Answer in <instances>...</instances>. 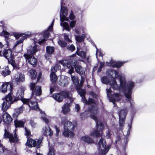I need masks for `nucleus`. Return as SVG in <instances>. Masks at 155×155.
<instances>
[{
	"mask_svg": "<svg viewBox=\"0 0 155 155\" xmlns=\"http://www.w3.org/2000/svg\"><path fill=\"white\" fill-rule=\"evenodd\" d=\"M121 97V96L119 93H116L114 94L110 97V101H112L114 104H115V102L116 101H119Z\"/></svg>",
	"mask_w": 155,
	"mask_h": 155,
	"instance_id": "obj_21",
	"label": "nucleus"
},
{
	"mask_svg": "<svg viewBox=\"0 0 155 155\" xmlns=\"http://www.w3.org/2000/svg\"><path fill=\"white\" fill-rule=\"evenodd\" d=\"M54 20H53L51 25L49 26V27L46 31L44 32L43 37L44 38L38 41L39 44H42L45 41V38H47L49 37V33L48 31L51 30L52 29V26L54 24Z\"/></svg>",
	"mask_w": 155,
	"mask_h": 155,
	"instance_id": "obj_16",
	"label": "nucleus"
},
{
	"mask_svg": "<svg viewBox=\"0 0 155 155\" xmlns=\"http://www.w3.org/2000/svg\"><path fill=\"white\" fill-rule=\"evenodd\" d=\"M9 87L10 90L11 91L12 89V87L11 85L9 84L8 83L5 82L3 84L0 88V91L3 93H6L8 87Z\"/></svg>",
	"mask_w": 155,
	"mask_h": 155,
	"instance_id": "obj_19",
	"label": "nucleus"
},
{
	"mask_svg": "<svg viewBox=\"0 0 155 155\" xmlns=\"http://www.w3.org/2000/svg\"><path fill=\"white\" fill-rule=\"evenodd\" d=\"M89 112L91 114V118L96 121L97 129L96 130H93L90 133V136L93 137H97L100 136H101L102 133L100 132L104 128V124L100 121L97 120V118L95 116L92 114V113L95 114L97 113V110L93 108L91 110H89Z\"/></svg>",
	"mask_w": 155,
	"mask_h": 155,
	"instance_id": "obj_3",
	"label": "nucleus"
},
{
	"mask_svg": "<svg viewBox=\"0 0 155 155\" xmlns=\"http://www.w3.org/2000/svg\"><path fill=\"white\" fill-rule=\"evenodd\" d=\"M35 83H31L30 86L31 90L32 91V96L34 95L36 96H40L41 94V88L40 86H36L35 87Z\"/></svg>",
	"mask_w": 155,
	"mask_h": 155,
	"instance_id": "obj_14",
	"label": "nucleus"
},
{
	"mask_svg": "<svg viewBox=\"0 0 155 155\" xmlns=\"http://www.w3.org/2000/svg\"><path fill=\"white\" fill-rule=\"evenodd\" d=\"M2 117L3 121L5 124H8L12 121V117L7 113H4Z\"/></svg>",
	"mask_w": 155,
	"mask_h": 155,
	"instance_id": "obj_18",
	"label": "nucleus"
},
{
	"mask_svg": "<svg viewBox=\"0 0 155 155\" xmlns=\"http://www.w3.org/2000/svg\"><path fill=\"white\" fill-rule=\"evenodd\" d=\"M110 74L112 78H117L119 79L120 84L117 85V82L114 79L109 81L106 77H103L101 78L102 83L107 84H109L111 87L114 90H118L120 93H124L125 97L130 103L132 107L134 104V101L131 96L132 91L134 88V84L131 81H128L127 83L125 75L123 74L118 73L117 71L114 70L109 71Z\"/></svg>",
	"mask_w": 155,
	"mask_h": 155,
	"instance_id": "obj_1",
	"label": "nucleus"
},
{
	"mask_svg": "<svg viewBox=\"0 0 155 155\" xmlns=\"http://www.w3.org/2000/svg\"><path fill=\"white\" fill-rule=\"evenodd\" d=\"M38 50L37 46L34 45V46L29 48L27 50L28 54H34Z\"/></svg>",
	"mask_w": 155,
	"mask_h": 155,
	"instance_id": "obj_25",
	"label": "nucleus"
},
{
	"mask_svg": "<svg viewBox=\"0 0 155 155\" xmlns=\"http://www.w3.org/2000/svg\"><path fill=\"white\" fill-rule=\"evenodd\" d=\"M59 62L66 69H68V73L71 74L74 72V66L76 64L77 62H74V64H72L71 60H63L60 61Z\"/></svg>",
	"mask_w": 155,
	"mask_h": 155,
	"instance_id": "obj_10",
	"label": "nucleus"
},
{
	"mask_svg": "<svg viewBox=\"0 0 155 155\" xmlns=\"http://www.w3.org/2000/svg\"><path fill=\"white\" fill-rule=\"evenodd\" d=\"M3 56L8 60L9 64H10L13 66L14 69H18L19 66L18 64L15 63V61L12 59L13 55L12 54V51L10 49H5L2 52Z\"/></svg>",
	"mask_w": 155,
	"mask_h": 155,
	"instance_id": "obj_7",
	"label": "nucleus"
},
{
	"mask_svg": "<svg viewBox=\"0 0 155 155\" xmlns=\"http://www.w3.org/2000/svg\"><path fill=\"white\" fill-rule=\"evenodd\" d=\"M47 54L45 55V58L46 59H48L49 58L48 55H50L53 54L54 51V48L53 47L47 46L46 48Z\"/></svg>",
	"mask_w": 155,
	"mask_h": 155,
	"instance_id": "obj_24",
	"label": "nucleus"
},
{
	"mask_svg": "<svg viewBox=\"0 0 155 155\" xmlns=\"http://www.w3.org/2000/svg\"><path fill=\"white\" fill-rule=\"evenodd\" d=\"M94 46L95 47L96 49V55L97 58L98 56H102L101 51L97 48V47H96V46L95 45H94Z\"/></svg>",
	"mask_w": 155,
	"mask_h": 155,
	"instance_id": "obj_41",
	"label": "nucleus"
},
{
	"mask_svg": "<svg viewBox=\"0 0 155 155\" xmlns=\"http://www.w3.org/2000/svg\"><path fill=\"white\" fill-rule=\"evenodd\" d=\"M75 109L77 112H78L80 109V106L78 104H76L75 107Z\"/></svg>",
	"mask_w": 155,
	"mask_h": 155,
	"instance_id": "obj_50",
	"label": "nucleus"
},
{
	"mask_svg": "<svg viewBox=\"0 0 155 155\" xmlns=\"http://www.w3.org/2000/svg\"><path fill=\"white\" fill-rule=\"evenodd\" d=\"M81 140L88 143H93L94 141L92 138L88 135H85L81 137Z\"/></svg>",
	"mask_w": 155,
	"mask_h": 155,
	"instance_id": "obj_23",
	"label": "nucleus"
},
{
	"mask_svg": "<svg viewBox=\"0 0 155 155\" xmlns=\"http://www.w3.org/2000/svg\"><path fill=\"white\" fill-rule=\"evenodd\" d=\"M25 135L27 136V138L28 136L30 134L31 132L30 130L26 127L25 128Z\"/></svg>",
	"mask_w": 155,
	"mask_h": 155,
	"instance_id": "obj_44",
	"label": "nucleus"
},
{
	"mask_svg": "<svg viewBox=\"0 0 155 155\" xmlns=\"http://www.w3.org/2000/svg\"><path fill=\"white\" fill-rule=\"evenodd\" d=\"M30 124L32 127H35L36 126V124L33 120H31L30 121Z\"/></svg>",
	"mask_w": 155,
	"mask_h": 155,
	"instance_id": "obj_48",
	"label": "nucleus"
},
{
	"mask_svg": "<svg viewBox=\"0 0 155 155\" xmlns=\"http://www.w3.org/2000/svg\"><path fill=\"white\" fill-rule=\"evenodd\" d=\"M104 65V63L100 62V67L101 68H102L103 67Z\"/></svg>",
	"mask_w": 155,
	"mask_h": 155,
	"instance_id": "obj_59",
	"label": "nucleus"
},
{
	"mask_svg": "<svg viewBox=\"0 0 155 155\" xmlns=\"http://www.w3.org/2000/svg\"><path fill=\"white\" fill-rule=\"evenodd\" d=\"M75 70L77 72L80 74L83 73L84 72V71L83 70L82 67L79 65H78L75 67Z\"/></svg>",
	"mask_w": 155,
	"mask_h": 155,
	"instance_id": "obj_33",
	"label": "nucleus"
},
{
	"mask_svg": "<svg viewBox=\"0 0 155 155\" xmlns=\"http://www.w3.org/2000/svg\"><path fill=\"white\" fill-rule=\"evenodd\" d=\"M99 155H104L108 151L110 146L107 145L106 146V143L105 140L101 137L97 145Z\"/></svg>",
	"mask_w": 155,
	"mask_h": 155,
	"instance_id": "obj_8",
	"label": "nucleus"
},
{
	"mask_svg": "<svg viewBox=\"0 0 155 155\" xmlns=\"http://www.w3.org/2000/svg\"><path fill=\"white\" fill-rule=\"evenodd\" d=\"M75 38L76 40L78 42H81L82 41H83L84 39L83 35H76Z\"/></svg>",
	"mask_w": 155,
	"mask_h": 155,
	"instance_id": "obj_37",
	"label": "nucleus"
},
{
	"mask_svg": "<svg viewBox=\"0 0 155 155\" xmlns=\"http://www.w3.org/2000/svg\"><path fill=\"white\" fill-rule=\"evenodd\" d=\"M58 102L61 101L63 99V97L61 93L60 94H54L52 96Z\"/></svg>",
	"mask_w": 155,
	"mask_h": 155,
	"instance_id": "obj_26",
	"label": "nucleus"
},
{
	"mask_svg": "<svg viewBox=\"0 0 155 155\" xmlns=\"http://www.w3.org/2000/svg\"><path fill=\"white\" fill-rule=\"evenodd\" d=\"M61 68V66L59 64H57L54 67H52L51 69V71L53 72H56L58 70H59Z\"/></svg>",
	"mask_w": 155,
	"mask_h": 155,
	"instance_id": "obj_36",
	"label": "nucleus"
},
{
	"mask_svg": "<svg viewBox=\"0 0 155 155\" xmlns=\"http://www.w3.org/2000/svg\"><path fill=\"white\" fill-rule=\"evenodd\" d=\"M84 82V80L82 78V79L81 81H80V84H79V87H78L79 88H81L83 85V83Z\"/></svg>",
	"mask_w": 155,
	"mask_h": 155,
	"instance_id": "obj_51",
	"label": "nucleus"
},
{
	"mask_svg": "<svg viewBox=\"0 0 155 155\" xmlns=\"http://www.w3.org/2000/svg\"><path fill=\"white\" fill-rule=\"evenodd\" d=\"M28 140L26 144L29 147H36L37 148H39L41 146V143L42 140V137L39 138L37 141L33 140L32 138L27 137Z\"/></svg>",
	"mask_w": 155,
	"mask_h": 155,
	"instance_id": "obj_12",
	"label": "nucleus"
},
{
	"mask_svg": "<svg viewBox=\"0 0 155 155\" xmlns=\"http://www.w3.org/2000/svg\"><path fill=\"white\" fill-rule=\"evenodd\" d=\"M50 78L52 83H55L57 80V77L54 72L51 71Z\"/></svg>",
	"mask_w": 155,
	"mask_h": 155,
	"instance_id": "obj_31",
	"label": "nucleus"
},
{
	"mask_svg": "<svg viewBox=\"0 0 155 155\" xmlns=\"http://www.w3.org/2000/svg\"><path fill=\"white\" fill-rule=\"evenodd\" d=\"M75 16L72 11H71V14L69 15V18L71 20H73Z\"/></svg>",
	"mask_w": 155,
	"mask_h": 155,
	"instance_id": "obj_46",
	"label": "nucleus"
},
{
	"mask_svg": "<svg viewBox=\"0 0 155 155\" xmlns=\"http://www.w3.org/2000/svg\"><path fill=\"white\" fill-rule=\"evenodd\" d=\"M86 113V111H85L84 113H82L81 114V119H84V118L83 117V116H84V115H85V114Z\"/></svg>",
	"mask_w": 155,
	"mask_h": 155,
	"instance_id": "obj_56",
	"label": "nucleus"
},
{
	"mask_svg": "<svg viewBox=\"0 0 155 155\" xmlns=\"http://www.w3.org/2000/svg\"><path fill=\"white\" fill-rule=\"evenodd\" d=\"M64 0H61V11L60 14L61 25L67 31H69L70 29L68 23L66 22H63L65 20H68V18L67 17V16L68 10L67 7L62 6Z\"/></svg>",
	"mask_w": 155,
	"mask_h": 155,
	"instance_id": "obj_6",
	"label": "nucleus"
},
{
	"mask_svg": "<svg viewBox=\"0 0 155 155\" xmlns=\"http://www.w3.org/2000/svg\"><path fill=\"white\" fill-rule=\"evenodd\" d=\"M31 33L30 31H26L24 33H15L14 34V35L16 39H18L19 38L20 40L16 41L13 47V48H15L19 44L22 43L24 40L26 38V37L31 35Z\"/></svg>",
	"mask_w": 155,
	"mask_h": 155,
	"instance_id": "obj_9",
	"label": "nucleus"
},
{
	"mask_svg": "<svg viewBox=\"0 0 155 155\" xmlns=\"http://www.w3.org/2000/svg\"><path fill=\"white\" fill-rule=\"evenodd\" d=\"M64 39L68 42L69 44L72 42V41L71 39V38H69V36L67 35L64 34Z\"/></svg>",
	"mask_w": 155,
	"mask_h": 155,
	"instance_id": "obj_39",
	"label": "nucleus"
},
{
	"mask_svg": "<svg viewBox=\"0 0 155 155\" xmlns=\"http://www.w3.org/2000/svg\"><path fill=\"white\" fill-rule=\"evenodd\" d=\"M48 155H55L54 150L53 148H49V151Z\"/></svg>",
	"mask_w": 155,
	"mask_h": 155,
	"instance_id": "obj_45",
	"label": "nucleus"
},
{
	"mask_svg": "<svg viewBox=\"0 0 155 155\" xmlns=\"http://www.w3.org/2000/svg\"><path fill=\"white\" fill-rule=\"evenodd\" d=\"M54 88L53 87H51L50 90V93L52 94V92L54 91Z\"/></svg>",
	"mask_w": 155,
	"mask_h": 155,
	"instance_id": "obj_61",
	"label": "nucleus"
},
{
	"mask_svg": "<svg viewBox=\"0 0 155 155\" xmlns=\"http://www.w3.org/2000/svg\"><path fill=\"white\" fill-rule=\"evenodd\" d=\"M15 125L16 127H22L24 126V123L21 120L16 119L14 121Z\"/></svg>",
	"mask_w": 155,
	"mask_h": 155,
	"instance_id": "obj_30",
	"label": "nucleus"
},
{
	"mask_svg": "<svg viewBox=\"0 0 155 155\" xmlns=\"http://www.w3.org/2000/svg\"><path fill=\"white\" fill-rule=\"evenodd\" d=\"M76 23V21H72L70 22V26L71 28H74L75 26V25Z\"/></svg>",
	"mask_w": 155,
	"mask_h": 155,
	"instance_id": "obj_47",
	"label": "nucleus"
},
{
	"mask_svg": "<svg viewBox=\"0 0 155 155\" xmlns=\"http://www.w3.org/2000/svg\"><path fill=\"white\" fill-rule=\"evenodd\" d=\"M24 56L27 61L33 66L36 65L37 63V59L33 56H31L29 54H25Z\"/></svg>",
	"mask_w": 155,
	"mask_h": 155,
	"instance_id": "obj_15",
	"label": "nucleus"
},
{
	"mask_svg": "<svg viewBox=\"0 0 155 155\" xmlns=\"http://www.w3.org/2000/svg\"><path fill=\"white\" fill-rule=\"evenodd\" d=\"M29 76L33 80L35 79L36 78L37 73L35 70L31 69L29 71Z\"/></svg>",
	"mask_w": 155,
	"mask_h": 155,
	"instance_id": "obj_29",
	"label": "nucleus"
},
{
	"mask_svg": "<svg viewBox=\"0 0 155 155\" xmlns=\"http://www.w3.org/2000/svg\"><path fill=\"white\" fill-rule=\"evenodd\" d=\"M124 113V114L123 115L121 113H119V124L120 127V129L123 128L124 125L125 123V120L126 115V113L125 111H122Z\"/></svg>",
	"mask_w": 155,
	"mask_h": 155,
	"instance_id": "obj_17",
	"label": "nucleus"
},
{
	"mask_svg": "<svg viewBox=\"0 0 155 155\" xmlns=\"http://www.w3.org/2000/svg\"><path fill=\"white\" fill-rule=\"evenodd\" d=\"M61 93L62 95V97H64L70 98L71 97V93L69 92L62 91Z\"/></svg>",
	"mask_w": 155,
	"mask_h": 155,
	"instance_id": "obj_34",
	"label": "nucleus"
},
{
	"mask_svg": "<svg viewBox=\"0 0 155 155\" xmlns=\"http://www.w3.org/2000/svg\"><path fill=\"white\" fill-rule=\"evenodd\" d=\"M3 47V45L0 42V48H1Z\"/></svg>",
	"mask_w": 155,
	"mask_h": 155,
	"instance_id": "obj_63",
	"label": "nucleus"
},
{
	"mask_svg": "<svg viewBox=\"0 0 155 155\" xmlns=\"http://www.w3.org/2000/svg\"><path fill=\"white\" fill-rule=\"evenodd\" d=\"M122 111H125V112H126V114H127V110L126 108H124V109L122 110H120L118 112V114L119 115V113H121L123 115L124 114V113L123 112H122Z\"/></svg>",
	"mask_w": 155,
	"mask_h": 155,
	"instance_id": "obj_49",
	"label": "nucleus"
},
{
	"mask_svg": "<svg viewBox=\"0 0 155 155\" xmlns=\"http://www.w3.org/2000/svg\"><path fill=\"white\" fill-rule=\"evenodd\" d=\"M110 131L108 130V133H107L105 137L106 138L108 139V138H109L110 137Z\"/></svg>",
	"mask_w": 155,
	"mask_h": 155,
	"instance_id": "obj_52",
	"label": "nucleus"
},
{
	"mask_svg": "<svg viewBox=\"0 0 155 155\" xmlns=\"http://www.w3.org/2000/svg\"><path fill=\"white\" fill-rule=\"evenodd\" d=\"M75 31L77 34H79L80 33V30L79 29H75Z\"/></svg>",
	"mask_w": 155,
	"mask_h": 155,
	"instance_id": "obj_58",
	"label": "nucleus"
},
{
	"mask_svg": "<svg viewBox=\"0 0 155 155\" xmlns=\"http://www.w3.org/2000/svg\"><path fill=\"white\" fill-rule=\"evenodd\" d=\"M10 72L11 71H9L8 67L7 66L5 68V71H2V74L3 76H5L9 74Z\"/></svg>",
	"mask_w": 155,
	"mask_h": 155,
	"instance_id": "obj_35",
	"label": "nucleus"
},
{
	"mask_svg": "<svg viewBox=\"0 0 155 155\" xmlns=\"http://www.w3.org/2000/svg\"><path fill=\"white\" fill-rule=\"evenodd\" d=\"M59 45L62 47H64L67 45V43L64 41L60 40L58 41Z\"/></svg>",
	"mask_w": 155,
	"mask_h": 155,
	"instance_id": "obj_40",
	"label": "nucleus"
},
{
	"mask_svg": "<svg viewBox=\"0 0 155 155\" xmlns=\"http://www.w3.org/2000/svg\"><path fill=\"white\" fill-rule=\"evenodd\" d=\"M61 123L62 124H64V130L63 132V135L65 137H73L74 135L73 130L76 125V123L68 121L65 117L61 118Z\"/></svg>",
	"mask_w": 155,
	"mask_h": 155,
	"instance_id": "obj_4",
	"label": "nucleus"
},
{
	"mask_svg": "<svg viewBox=\"0 0 155 155\" xmlns=\"http://www.w3.org/2000/svg\"><path fill=\"white\" fill-rule=\"evenodd\" d=\"M42 132L43 135L51 136L53 134L52 131L48 126H45L43 127L42 130Z\"/></svg>",
	"mask_w": 155,
	"mask_h": 155,
	"instance_id": "obj_20",
	"label": "nucleus"
},
{
	"mask_svg": "<svg viewBox=\"0 0 155 155\" xmlns=\"http://www.w3.org/2000/svg\"><path fill=\"white\" fill-rule=\"evenodd\" d=\"M41 75H42L41 73V72H40L39 73L38 76V77L37 81H38L40 79L41 77Z\"/></svg>",
	"mask_w": 155,
	"mask_h": 155,
	"instance_id": "obj_57",
	"label": "nucleus"
},
{
	"mask_svg": "<svg viewBox=\"0 0 155 155\" xmlns=\"http://www.w3.org/2000/svg\"><path fill=\"white\" fill-rule=\"evenodd\" d=\"M128 126L129 127V129L128 130L127 132L128 133V132L130 133V128H131V124H128Z\"/></svg>",
	"mask_w": 155,
	"mask_h": 155,
	"instance_id": "obj_60",
	"label": "nucleus"
},
{
	"mask_svg": "<svg viewBox=\"0 0 155 155\" xmlns=\"http://www.w3.org/2000/svg\"><path fill=\"white\" fill-rule=\"evenodd\" d=\"M4 131L3 136V138L5 139L8 138L9 141L10 143H16L18 142V139L16 134H15L13 136L12 134L10 133L6 129H5Z\"/></svg>",
	"mask_w": 155,
	"mask_h": 155,
	"instance_id": "obj_11",
	"label": "nucleus"
},
{
	"mask_svg": "<svg viewBox=\"0 0 155 155\" xmlns=\"http://www.w3.org/2000/svg\"><path fill=\"white\" fill-rule=\"evenodd\" d=\"M61 123L62 124H64V130L63 132V135L65 137H73L74 135L73 130L76 125V123L68 121L65 117L61 118Z\"/></svg>",
	"mask_w": 155,
	"mask_h": 155,
	"instance_id": "obj_5",
	"label": "nucleus"
},
{
	"mask_svg": "<svg viewBox=\"0 0 155 155\" xmlns=\"http://www.w3.org/2000/svg\"><path fill=\"white\" fill-rule=\"evenodd\" d=\"M54 127L56 130V134H58L59 132V128L56 126H54Z\"/></svg>",
	"mask_w": 155,
	"mask_h": 155,
	"instance_id": "obj_55",
	"label": "nucleus"
},
{
	"mask_svg": "<svg viewBox=\"0 0 155 155\" xmlns=\"http://www.w3.org/2000/svg\"><path fill=\"white\" fill-rule=\"evenodd\" d=\"M0 56H3L2 52L1 51H0Z\"/></svg>",
	"mask_w": 155,
	"mask_h": 155,
	"instance_id": "obj_64",
	"label": "nucleus"
},
{
	"mask_svg": "<svg viewBox=\"0 0 155 155\" xmlns=\"http://www.w3.org/2000/svg\"><path fill=\"white\" fill-rule=\"evenodd\" d=\"M72 80L74 83L77 84L79 83V81L78 77L76 76L71 75Z\"/></svg>",
	"mask_w": 155,
	"mask_h": 155,
	"instance_id": "obj_38",
	"label": "nucleus"
},
{
	"mask_svg": "<svg viewBox=\"0 0 155 155\" xmlns=\"http://www.w3.org/2000/svg\"><path fill=\"white\" fill-rule=\"evenodd\" d=\"M107 96L109 97V94L111 92V89H107Z\"/></svg>",
	"mask_w": 155,
	"mask_h": 155,
	"instance_id": "obj_53",
	"label": "nucleus"
},
{
	"mask_svg": "<svg viewBox=\"0 0 155 155\" xmlns=\"http://www.w3.org/2000/svg\"><path fill=\"white\" fill-rule=\"evenodd\" d=\"M69 104L67 103L65 104L62 107V111L64 114H66L68 113L70 109L69 108Z\"/></svg>",
	"mask_w": 155,
	"mask_h": 155,
	"instance_id": "obj_28",
	"label": "nucleus"
},
{
	"mask_svg": "<svg viewBox=\"0 0 155 155\" xmlns=\"http://www.w3.org/2000/svg\"><path fill=\"white\" fill-rule=\"evenodd\" d=\"M15 79L17 82H22L25 81V78L23 74L21 73H18Z\"/></svg>",
	"mask_w": 155,
	"mask_h": 155,
	"instance_id": "obj_27",
	"label": "nucleus"
},
{
	"mask_svg": "<svg viewBox=\"0 0 155 155\" xmlns=\"http://www.w3.org/2000/svg\"><path fill=\"white\" fill-rule=\"evenodd\" d=\"M67 48L68 50L71 51H73L75 49V47L73 45L70 46H68Z\"/></svg>",
	"mask_w": 155,
	"mask_h": 155,
	"instance_id": "obj_43",
	"label": "nucleus"
},
{
	"mask_svg": "<svg viewBox=\"0 0 155 155\" xmlns=\"http://www.w3.org/2000/svg\"><path fill=\"white\" fill-rule=\"evenodd\" d=\"M101 69L102 68L99 67L98 70V72H99L101 71Z\"/></svg>",
	"mask_w": 155,
	"mask_h": 155,
	"instance_id": "obj_62",
	"label": "nucleus"
},
{
	"mask_svg": "<svg viewBox=\"0 0 155 155\" xmlns=\"http://www.w3.org/2000/svg\"><path fill=\"white\" fill-rule=\"evenodd\" d=\"M24 87H21L18 90L17 93L18 97H15L13 93L10 92L6 97L3 98V102L2 104V109L4 111L7 110L11 104L13 103L21 98V101L23 104H26L28 105L31 109L39 110L41 115V119L46 124H48L49 120L44 112L41 111L38 108V103L37 102L32 100V98L30 99L22 98L24 95Z\"/></svg>",
	"mask_w": 155,
	"mask_h": 155,
	"instance_id": "obj_2",
	"label": "nucleus"
},
{
	"mask_svg": "<svg viewBox=\"0 0 155 155\" xmlns=\"http://www.w3.org/2000/svg\"><path fill=\"white\" fill-rule=\"evenodd\" d=\"M1 34L2 35H4L5 38H8L9 36V34L7 31L3 30Z\"/></svg>",
	"mask_w": 155,
	"mask_h": 155,
	"instance_id": "obj_42",
	"label": "nucleus"
},
{
	"mask_svg": "<svg viewBox=\"0 0 155 155\" xmlns=\"http://www.w3.org/2000/svg\"><path fill=\"white\" fill-rule=\"evenodd\" d=\"M124 62H117L116 63H114L113 61H111L108 63L106 62V64L108 66H112L113 67L119 68L122 65V64Z\"/></svg>",
	"mask_w": 155,
	"mask_h": 155,
	"instance_id": "obj_22",
	"label": "nucleus"
},
{
	"mask_svg": "<svg viewBox=\"0 0 155 155\" xmlns=\"http://www.w3.org/2000/svg\"><path fill=\"white\" fill-rule=\"evenodd\" d=\"M23 110V106H22L21 107H20L19 109V112L18 113L19 114L21 112H22Z\"/></svg>",
	"mask_w": 155,
	"mask_h": 155,
	"instance_id": "obj_54",
	"label": "nucleus"
},
{
	"mask_svg": "<svg viewBox=\"0 0 155 155\" xmlns=\"http://www.w3.org/2000/svg\"><path fill=\"white\" fill-rule=\"evenodd\" d=\"M77 89L78 92L80 96L82 97L81 101L86 104H90L91 103L94 104L95 101L94 99L91 98H90L88 101H87L84 97V94H85V91L84 89H81L79 88L78 87H77Z\"/></svg>",
	"mask_w": 155,
	"mask_h": 155,
	"instance_id": "obj_13",
	"label": "nucleus"
},
{
	"mask_svg": "<svg viewBox=\"0 0 155 155\" xmlns=\"http://www.w3.org/2000/svg\"><path fill=\"white\" fill-rule=\"evenodd\" d=\"M79 47H77V50L76 52V53L77 54L80 56L82 58H85L86 56L85 53L84 51H81L79 52Z\"/></svg>",
	"mask_w": 155,
	"mask_h": 155,
	"instance_id": "obj_32",
	"label": "nucleus"
}]
</instances>
